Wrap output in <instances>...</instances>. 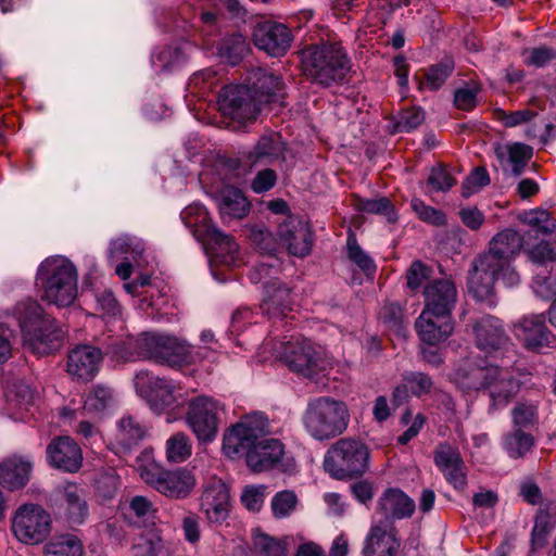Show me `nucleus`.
I'll return each instance as SVG.
<instances>
[{"mask_svg": "<svg viewBox=\"0 0 556 556\" xmlns=\"http://www.w3.org/2000/svg\"><path fill=\"white\" fill-rule=\"evenodd\" d=\"M514 336L530 351H541L555 343V337L545 326L544 314H527L511 327Z\"/></svg>", "mask_w": 556, "mask_h": 556, "instance_id": "dca6fc26", "label": "nucleus"}, {"mask_svg": "<svg viewBox=\"0 0 556 556\" xmlns=\"http://www.w3.org/2000/svg\"><path fill=\"white\" fill-rule=\"evenodd\" d=\"M431 269L420 261H415L407 269V287L410 290L419 289L426 281H429Z\"/></svg>", "mask_w": 556, "mask_h": 556, "instance_id": "338daca9", "label": "nucleus"}, {"mask_svg": "<svg viewBox=\"0 0 556 556\" xmlns=\"http://www.w3.org/2000/svg\"><path fill=\"white\" fill-rule=\"evenodd\" d=\"M103 362L102 351L90 344H79L67 355L66 371L78 382H89L96 378Z\"/></svg>", "mask_w": 556, "mask_h": 556, "instance_id": "6ab92c4d", "label": "nucleus"}, {"mask_svg": "<svg viewBox=\"0 0 556 556\" xmlns=\"http://www.w3.org/2000/svg\"><path fill=\"white\" fill-rule=\"evenodd\" d=\"M139 351V337H130L126 340L117 341L111 344L108 348L106 354L117 363H128L142 359V356L138 353Z\"/></svg>", "mask_w": 556, "mask_h": 556, "instance_id": "a18cd8bd", "label": "nucleus"}, {"mask_svg": "<svg viewBox=\"0 0 556 556\" xmlns=\"http://www.w3.org/2000/svg\"><path fill=\"white\" fill-rule=\"evenodd\" d=\"M533 446V435L525 432L522 429L514 428L513 431L504 434L502 438V447L514 459L523 458Z\"/></svg>", "mask_w": 556, "mask_h": 556, "instance_id": "58836bf2", "label": "nucleus"}, {"mask_svg": "<svg viewBox=\"0 0 556 556\" xmlns=\"http://www.w3.org/2000/svg\"><path fill=\"white\" fill-rule=\"evenodd\" d=\"M265 495V485H247L241 493V503L248 510L256 513L263 507Z\"/></svg>", "mask_w": 556, "mask_h": 556, "instance_id": "052dcab7", "label": "nucleus"}, {"mask_svg": "<svg viewBox=\"0 0 556 556\" xmlns=\"http://www.w3.org/2000/svg\"><path fill=\"white\" fill-rule=\"evenodd\" d=\"M299 504L296 494L291 490H283L276 493L270 501L273 515L277 519L291 516Z\"/></svg>", "mask_w": 556, "mask_h": 556, "instance_id": "de8ad7c7", "label": "nucleus"}, {"mask_svg": "<svg viewBox=\"0 0 556 556\" xmlns=\"http://www.w3.org/2000/svg\"><path fill=\"white\" fill-rule=\"evenodd\" d=\"M264 348H270L273 354L282 361L292 371L314 379L325 375L331 362L325 352L305 338H286L279 342L268 341Z\"/></svg>", "mask_w": 556, "mask_h": 556, "instance_id": "39448f33", "label": "nucleus"}, {"mask_svg": "<svg viewBox=\"0 0 556 556\" xmlns=\"http://www.w3.org/2000/svg\"><path fill=\"white\" fill-rule=\"evenodd\" d=\"M47 458L51 466L64 471L75 472L83 463L79 446L70 437H59L47 447Z\"/></svg>", "mask_w": 556, "mask_h": 556, "instance_id": "a878e982", "label": "nucleus"}, {"mask_svg": "<svg viewBox=\"0 0 556 556\" xmlns=\"http://www.w3.org/2000/svg\"><path fill=\"white\" fill-rule=\"evenodd\" d=\"M538 420V405L535 403L520 402L511 409V421L515 428L532 427Z\"/></svg>", "mask_w": 556, "mask_h": 556, "instance_id": "3c124183", "label": "nucleus"}, {"mask_svg": "<svg viewBox=\"0 0 556 556\" xmlns=\"http://www.w3.org/2000/svg\"><path fill=\"white\" fill-rule=\"evenodd\" d=\"M267 418L263 414H252L228 427L223 434V453L236 458L254 447L268 431Z\"/></svg>", "mask_w": 556, "mask_h": 556, "instance_id": "9b49d317", "label": "nucleus"}, {"mask_svg": "<svg viewBox=\"0 0 556 556\" xmlns=\"http://www.w3.org/2000/svg\"><path fill=\"white\" fill-rule=\"evenodd\" d=\"M12 531L22 543L29 545L39 544L51 532V517L40 505H22L16 509L12 518Z\"/></svg>", "mask_w": 556, "mask_h": 556, "instance_id": "ddd939ff", "label": "nucleus"}, {"mask_svg": "<svg viewBox=\"0 0 556 556\" xmlns=\"http://www.w3.org/2000/svg\"><path fill=\"white\" fill-rule=\"evenodd\" d=\"M480 88L477 85L465 86L454 93V104L463 111H470L477 105V96Z\"/></svg>", "mask_w": 556, "mask_h": 556, "instance_id": "774afa93", "label": "nucleus"}, {"mask_svg": "<svg viewBox=\"0 0 556 556\" xmlns=\"http://www.w3.org/2000/svg\"><path fill=\"white\" fill-rule=\"evenodd\" d=\"M144 434V426L132 416H124L117 422L116 441L125 448L136 445Z\"/></svg>", "mask_w": 556, "mask_h": 556, "instance_id": "a19ab883", "label": "nucleus"}, {"mask_svg": "<svg viewBox=\"0 0 556 556\" xmlns=\"http://www.w3.org/2000/svg\"><path fill=\"white\" fill-rule=\"evenodd\" d=\"M143 253L144 244L136 237L123 235L111 242L110 256L114 260L131 261L141 266Z\"/></svg>", "mask_w": 556, "mask_h": 556, "instance_id": "e433bc0d", "label": "nucleus"}, {"mask_svg": "<svg viewBox=\"0 0 556 556\" xmlns=\"http://www.w3.org/2000/svg\"><path fill=\"white\" fill-rule=\"evenodd\" d=\"M218 207L222 218L226 222L247 216L250 203L239 189L226 187L220 193Z\"/></svg>", "mask_w": 556, "mask_h": 556, "instance_id": "c9c22d12", "label": "nucleus"}, {"mask_svg": "<svg viewBox=\"0 0 556 556\" xmlns=\"http://www.w3.org/2000/svg\"><path fill=\"white\" fill-rule=\"evenodd\" d=\"M253 548L261 556H285L286 553L280 541L260 531L253 533Z\"/></svg>", "mask_w": 556, "mask_h": 556, "instance_id": "864d4df0", "label": "nucleus"}, {"mask_svg": "<svg viewBox=\"0 0 556 556\" xmlns=\"http://www.w3.org/2000/svg\"><path fill=\"white\" fill-rule=\"evenodd\" d=\"M63 501L66 507V517L72 525H80L88 514L83 490L76 484H67L63 489Z\"/></svg>", "mask_w": 556, "mask_h": 556, "instance_id": "4c0bfd02", "label": "nucleus"}, {"mask_svg": "<svg viewBox=\"0 0 556 556\" xmlns=\"http://www.w3.org/2000/svg\"><path fill=\"white\" fill-rule=\"evenodd\" d=\"M425 121V113L420 108L403 110L396 119L393 132H409Z\"/></svg>", "mask_w": 556, "mask_h": 556, "instance_id": "5fc2aeb1", "label": "nucleus"}, {"mask_svg": "<svg viewBox=\"0 0 556 556\" xmlns=\"http://www.w3.org/2000/svg\"><path fill=\"white\" fill-rule=\"evenodd\" d=\"M191 452L192 444L185 432H176L166 441L165 454L169 463H182L191 456Z\"/></svg>", "mask_w": 556, "mask_h": 556, "instance_id": "c03bdc74", "label": "nucleus"}, {"mask_svg": "<svg viewBox=\"0 0 556 556\" xmlns=\"http://www.w3.org/2000/svg\"><path fill=\"white\" fill-rule=\"evenodd\" d=\"M134 386L137 394L157 414L163 413L179 400L177 392L180 386L176 381L156 377L149 371L137 372Z\"/></svg>", "mask_w": 556, "mask_h": 556, "instance_id": "4468645a", "label": "nucleus"}, {"mask_svg": "<svg viewBox=\"0 0 556 556\" xmlns=\"http://www.w3.org/2000/svg\"><path fill=\"white\" fill-rule=\"evenodd\" d=\"M200 511L211 525L222 526L230 516L231 500L222 480L210 481L200 497Z\"/></svg>", "mask_w": 556, "mask_h": 556, "instance_id": "a211bd4d", "label": "nucleus"}, {"mask_svg": "<svg viewBox=\"0 0 556 556\" xmlns=\"http://www.w3.org/2000/svg\"><path fill=\"white\" fill-rule=\"evenodd\" d=\"M278 271L279 261L270 255L250 271L251 282H263L264 286L262 311L275 317L285 316L287 311H291L292 305L290 290L275 277Z\"/></svg>", "mask_w": 556, "mask_h": 556, "instance_id": "9d476101", "label": "nucleus"}, {"mask_svg": "<svg viewBox=\"0 0 556 556\" xmlns=\"http://www.w3.org/2000/svg\"><path fill=\"white\" fill-rule=\"evenodd\" d=\"M530 261L536 265L535 271H544L549 263L556 260V248L548 241H542L528 251Z\"/></svg>", "mask_w": 556, "mask_h": 556, "instance_id": "6e6d98bb", "label": "nucleus"}, {"mask_svg": "<svg viewBox=\"0 0 556 556\" xmlns=\"http://www.w3.org/2000/svg\"><path fill=\"white\" fill-rule=\"evenodd\" d=\"M140 351L142 359L153 361L168 366H182L194 364L197 356L193 354L191 345L176 337L157 333L144 332L139 336Z\"/></svg>", "mask_w": 556, "mask_h": 556, "instance_id": "6e6552de", "label": "nucleus"}, {"mask_svg": "<svg viewBox=\"0 0 556 556\" xmlns=\"http://www.w3.org/2000/svg\"><path fill=\"white\" fill-rule=\"evenodd\" d=\"M34 462L29 456L13 455L0 463V483L8 490L24 488L29 481Z\"/></svg>", "mask_w": 556, "mask_h": 556, "instance_id": "7c9ffc66", "label": "nucleus"}, {"mask_svg": "<svg viewBox=\"0 0 556 556\" xmlns=\"http://www.w3.org/2000/svg\"><path fill=\"white\" fill-rule=\"evenodd\" d=\"M503 268L491 258L479 255L472 262V270L468 279L469 292L476 300L493 304L492 295L496 280H502Z\"/></svg>", "mask_w": 556, "mask_h": 556, "instance_id": "412c9836", "label": "nucleus"}, {"mask_svg": "<svg viewBox=\"0 0 556 556\" xmlns=\"http://www.w3.org/2000/svg\"><path fill=\"white\" fill-rule=\"evenodd\" d=\"M283 151L282 137L277 132H267L245 153V159L251 166L268 165L282 157Z\"/></svg>", "mask_w": 556, "mask_h": 556, "instance_id": "473e14b6", "label": "nucleus"}, {"mask_svg": "<svg viewBox=\"0 0 556 556\" xmlns=\"http://www.w3.org/2000/svg\"><path fill=\"white\" fill-rule=\"evenodd\" d=\"M492 364L467 358L452 374V381L464 391L484 390Z\"/></svg>", "mask_w": 556, "mask_h": 556, "instance_id": "c85d7f7f", "label": "nucleus"}, {"mask_svg": "<svg viewBox=\"0 0 556 556\" xmlns=\"http://www.w3.org/2000/svg\"><path fill=\"white\" fill-rule=\"evenodd\" d=\"M226 414L225 404L210 395H197L187 403L185 422L200 443L213 442Z\"/></svg>", "mask_w": 556, "mask_h": 556, "instance_id": "1a4fd4ad", "label": "nucleus"}, {"mask_svg": "<svg viewBox=\"0 0 556 556\" xmlns=\"http://www.w3.org/2000/svg\"><path fill=\"white\" fill-rule=\"evenodd\" d=\"M41 299L59 307L74 303L78 294V271L65 256L54 255L43 260L36 274Z\"/></svg>", "mask_w": 556, "mask_h": 556, "instance_id": "f257e3e1", "label": "nucleus"}, {"mask_svg": "<svg viewBox=\"0 0 556 556\" xmlns=\"http://www.w3.org/2000/svg\"><path fill=\"white\" fill-rule=\"evenodd\" d=\"M412 207L418 217L426 223H430L435 226H441L446 223V218L443 212L427 205L419 199L412 200Z\"/></svg>", "mask_w": 556, "mask_h": 556, "instance_id": "e2e57ef3", "label": "nucleus"}, {"mask_svg": "<svg viewBox=\"0 0 556 556\" xmlns=\"http://www.w3.org/2000/svg\"><path fill=\"white\" fill-rule=\"evenodd\" d=\"M434 463L445 479L457 490L467 485V468L458 450L448 444H441L434 452Z\"/></svg>", "mask_w": 556, "mask_h": 556, "instance_id": "bb28decb", "label": "nucleus"}, {"mask_svg": "<svg viewBox=\"0 0 556 556\" xmlns=\"http://www.w3.org/2000/svg\"><path fill=\"white\" fill-rule=\"evenodd\" d=\"M454 68L453 61L445 60L442 63L431 66L426 73L425 83H421L419 89L428 88L432 91L442 87Z\"/></svg>", "mask_w": 556, "mask_h": 556, "instance_id": "8fccbe9b", "label": "nucleus"}, {"mask_svg": "<svg viewBox=\"0 0 556 556\" xmlns=\"http://www.w3.org/2000/svg\"><path fill=\"white\" fill-rule=\"evenodd\" d=\"M181 529L184 533L185 540L191 544L195 545L200 542L201 539V519L200 517L192 511H188L182 520H181Z\"/></svg>", "mask_w": 556, "mask_h": 556, "instance_id": "69168bd1", "label": "nucleus"}, {"mask_svg": "<svg viewBox=\"0 0 556 556\" xmlns=\"http://www.w3.org/2000/svg\"><path fill=\"white\" fill-rule=\"evenodd\" d=\"M422 312L451 317L457 302V289L451 278H435L426 282Z\"/></svg>", "mask_w": 556, "mask_h": 556, "instance_id": "aec40b11", "label": "nucleus"}, {"mask_svg": "<svg viewBox=\"0 0 556 556\" xmlns=\"http://www.w3.org/2000/svg\"><path fill=\"white\" fill-rule=\"evenodd\" d=\"M539 113L530 109L506 112L503 109H495V118L507 128H514L520 125H528L538 117Z\"/></svg>", "mask_w": 556, "mask_h": 556, "instance_id": "09e8293b", "label": "nucleus"}, {"mask_svg": "<svg viewBox=\"0 0 556 556\" xmlns=\"http://www.w3.org/2000/svg\"><path fill=\"white\" fill-rule=\"evenodd\" d=\"M484 390L490 397L489 414L506 407L520 390V381L507 368L491 366Z\"/></svg>", "mask_w": 556, "mask_h": 556, "instance_id": "f3484780", "label": "nucleus"}, {"mask_svg": "<svg viewBox=\"0 0 556 556\" xmlns=\"http://www.w3.org/2000/svg\"><path fill=\"white\" fill-rule=\"evenodd\" d=\"M401 546L396 529L386 523H372L366 535L364 556H396Z\"/></svg>", "mask_w": 556, "mask_h": 556, "instance_id": "b1692460", "label": "nucleus"}, {"mask_svg": "<svg viewBox=\"0 0 556 556\" xmlns=\"http://www.w3.org/2000/svg\"><path fill=\"white\" fill-rule=\"evenodd\" d=\"M302 68L313 81L329 86L344 78L350 60L339 43L311 46L302 51Z\"/></svg>", "mask_w": 556, "mask_h": 556, "instance_id": "423d86ee", "label": "nucleus"}, {"mask_svg": "<svg viewBox=\"0 0 556 556\" xmlns=\"http://www.w3.org/2000/svg\"><path fill=\"white\" fill-rule=\"evenodd\" d=\"M291 33L280 23L267 21L258 23L253 30V42L271 56L283 55L291 46Z\"/></svg>", "mask_w": 556, "mask_h": 556, "instance_id": "4be33fe9", "label": "nucleus"}, {"mask_svg": "<svg viewBox=\"0 0 556 556\" xmlns=\"http://www.w3.org/2000/svg\"><path fill=\"white\" fill-rule=\"evenodd\" d=\"M415 327L421 342L430 346H437L446 341L454 330L451 317L427 312H421Z\"/></svg>", "mask_w": 556, "mask_h": 556, "instance_id": "cd10ccee", "label": "nucleus"}, {"mask_svg": "<svg viewBox=\"0 0 556 556\" xmlns=\"http://www.w3.org/2000/svg\"><path fill=\"white\" fill-rule=\"evenodd\" d=\"M477 346L488 354L497 352L509 343L501 320L494 316H483L473 324Z\"/></svg>", "mask_w": 556, "mask_h": 556, "instance_id": "393cba45", "label": "nucleus"}, {"mask_svg": "<svg viewBox=\"0 0 556 556\" xmlns=\"http://www.w3.org/2000/svg\"><path fill=\"white\" fill-rule=\"evenodd\" d=\"M277 236L281 244L294 256L304 257L312 250L311 228L307 223L298 217H287L280 223Z\"/></svg>", "mask_w": 556, "mask_h": 556, "instance_id": "5701e85b", "label": "nucleus"}, {"mask_svg": "<svg viewBox=\"0 0 556 556\" xmlns=\"http://www.w3.org/2000/svg\"><path fill=\"white\" fill-rule=\"evenodd\" d=\"M348 256L355 263L367 276H372L376 271V265L370 256L365 253L352 237L348 239Z\"/></svg>", "mask_w": 556, "mask_h": 556, "instance_id": "4d7b16f0", "label": "nucleus"}, {"mask_svg": "<svg viewBox=\"0 0 556 556\" xmlns=\"http://www.w3.org/2000/svg\"><path fill=\"white\" fill-rule=\"evenodd\" d=\"M358 211L371 214H380L386 216L388 222L393 223L396 220L393 205L388 198L377 199H359L356 203Z\"/></svg>", "mask_w": 556, "mask_h": 556, "instance_id": "603ef678", "label": "nucleus"}, {"mask_svg": "<svg viewBox=\"0 0 556 556\" xmlns=\"http://www.w3.org/2000/svg\"><path fill=\"white\" fill-rule=\"evenodd\" d=\"M114 403L113 392L102 384L94 386L87 394L83 410L86 415L98 416Z\"/></svg>", "mask_w": 556, "mask_h": 556, "instance_id": "79ce46f5", "label": "nucleus"}, {"mask_svg": "<svg viewBox=\"0 0 556 556\" xmlns=\"http://www.w3.org/2000/svg\"><path fill=\"white\" fill-rule=\"evenodd\" d=\"M15 316L26 349L35 354L46 355L59 348L63 333L54 319L43 314L42 307L36 301L28 300L17 304Z\"/></svg>", "mask_w": 556, "mask_h": 556, "instance_id": "20e7f679", "label": "nucleus"}, {"mask_svg": "<svg viewBox=\"0 0 556 556\" xmlns=\"http://www.w3.org/2000/svg\"><path fill=\"white\" fill-rule=\"evenodd\" d=\"M180 217L185 225L192 229L195 237L205 240L212 274L215 277L214 266L218 264L233 266L236 264L238 244L232 241L230 236L223 233L212 224L203 205L193 203L185 207Z\"/></svg>", "mask_w": 556, "mask_h": 556, "instance_id": "7ed1b4c3", "label": "nucleus"}, {"mask_svg": "<svg viewBox=\"0 0 556 556\" xmlns=\"http://www.w3.org/2000/svg\"><path fill=\"white\" fill-rule=\"evenodd\" d=\"M525 222L543 233H549L556 229L555 218L545 210H533L527 213Z\"/></svg>", "mask_w": 556, "mask_h": 556, "instance_id": "bf43d9fd", "label": "nucleus"}, {"mask_svg": "<svg viewBox=\"0 0 556 556\" xmlns=\"http://www.w3.org/2000/svg\"><path fill=\"white\" fill-rule=\"evenodd\" d=\"M370 466V448L359 439L342 438L329 446L324 468L333 478L343 480L363 476Z\"/></svg>", "mask_w": 556, "mask_h": 556, "instance_id": "0eeeda50", "label": "nucleus"}, {"mask_svg": "<svg viewBox=\"0 0 556 556\" xmlns=\"http://www.w3.org/2000/svg\"><path fill=\"white\" fill-rule=\"evenodd\" d=\"M163 477L162 482L157 486V492L168 497L184 498L189 495L195 485L193 475L187 469L180 468L165 471Z\"/></svg>", "mask_w": 556, "mask_h": 556, "instance_id": "f704fd0d", "label": "nucleus"}, {"mask_svg": "<svg viewBox=\"0 0 556 556\" xmlns=\"http://www.w3.org/2000/svg\"><path fill=\"white\" fill-rule=\"evenodd\" d=\"M403 381L409 387L410 393L418 397L429 394L433 387L432 379L428 375L418 371L406 372L403 376Z\"/></svg>", "mask_w": 556, "mask_h": 556, "instance_id": "13d9d810", "label": "nucleus"}, {"mask_svg": "<svg viewBox=\"0 0 556 556\" xmlns=\"http://www.w3.org/2000/svg\"><path fill=\"white\" fill-rule=\"evenodd\" d=\"M248 50L249 45L240 34L224 38L217 48L218 55L232 65L237 64L247 54Z\"/></svg>", "mask_w": 556, "mask_h": 556, "instance_id": "37998d69", "label": "nucleus"}, {"mask_svg": "<svg viewBox=\"0 0 556 556\" xmlns=\"http://www.w3.org/2000/svg\"><path fill=\"white\" fill-rule=\"evenodd\" d=\"M427 182L432 190L446 192L456 184V180L445 167L439 166L432 168Z\"/></svg>", "mask_w": 556, "mask_h": 556, "instance_id": "0e129e2a", "label": "nucleus"}, {"mask_svg": "<svg viewBox=\"0 0 556 556\" xmlns=\"http://www.w3.org/2000/svg\"><path fill=\"white\" fill-rule=\"evenodd\" d=\"M132 556H169V549L157 533H148L134 545Z\"/></svg>", "mask_w": 556, "mask_h": 556, "instance_id": "49530a36", "label": "nucleus"}, {"mask_svg": "<svg viewBox=\"0 0 556 556\" xmlns=\"http://www.w3.org/2000/svg\"><path fill=\"white\" fill-rule=\"evenodd\" d=\"M522 245L521 235L508 228L497 232L490 241L488 252L481 254L503 268L502 281L507 287H515L520 282V276L511 266V261L521 251Z\"/></svg>", "mask_w": 556, "mask_h": 556, "instance_id": "f8f14e48", "label": "nucleus"}, {"mask_svg": "<svg viewBox=\"0 0 556 556\" xmlns=\"http://www.w3.org/2000/svg\"><path fill=\"white\" fill-rule=\"evenodd\" d=\"M45 556H83L80 540L73 534H61L52 538L43 546Z\"/></svg>", "mask_w": 556, "mask_h": 556, "instance_id": "ea45409f", "label": "nucleus"}, {"mask_svg": "<svg viewBox=\"0 0 556 556\" xmlns=\"http://www.w3.org/2000/svg\"><path fill=\"white\" fill-rule=\"evenodd\" d=\"M351 419L345 402L324 395L311 400L302 415L305 432L315 441H329L343 434Z\"/></svg>", "mask_w": 556, "mask_h": 556, "instance_id": "f03ea898", "label": "nucleus"}, {"mask_svg": "<svg viewBox=\"0 0 556 556\" xmlns=\"http://www.w3.org/2000/svg\"><path fill=\"white\" fill-rule=\"evenodd\" d=\"M532 288L538 296L552 299L556 295V274L549 273L546 276L544 271H535Z\"/></svg>", "mask_w": 556, "mask_h": 556, "instance_id": "680f3d73", "label": "nucleus"}, {"mask_svg": "<svg viewBox=\"0 0 556 556\" xmlns=\"http://www.w3.org/2000/svg\"><path fill=\"white\" fill-rule=\"evenodd\" d=\"M494 153L505 170L507 169L506 166L510 165L511 174L519 176L532 156V149L520 142L497 143L494 147Z\"/></svg>", "mask_w": 556, "mask_h": 556, "instance_id": "72a5a7b5", "label": "nucleus"}, {"mask_svg": "<svg viewBox=\"0 0 556 556\" xmlns=\"http://www.w3.org/2000/svg\"><path fill=\"white\" fill-rule=\"evenodd\" d=\"M285 454L283 444L277 439H260L248 452L247 465L255 472L277 467Z\"/></svg>", "mask_w": 556, "mask_h": 556, "instance_id": "c756f323", "label": "nucleus"}, {"mask_svg": "<svg viewBox=\"0 0 556 556\" xmlns=\"http://www.w3.org/2000/svg\"><path fill=\"white\" fill-rule=\"evenodd\" d=\"M414 500L397 488L384 490L377 501V511L386 519H405L413 516Z\"/></svg>", "mask_w": 556, "mask_h": 556, "instance_id": "2f4dec72", "label": "nucleus"}, {"mask_svg": "<svg viewBox=\"0 0 556 556\" xmlns=\"http://www.w3.org/2000/svg\"><path fill=\"white\" fill-rule=\"evenodd\" d=\"M220 112L238 122L254 121L260 112V101L251 88L245 86L225 87L218 98Z\"/></svg>", "mask_w": 556, "mask_h": 556, "instance_id": "2eb2a0df", "label": "nucleus"}]
</instances>
